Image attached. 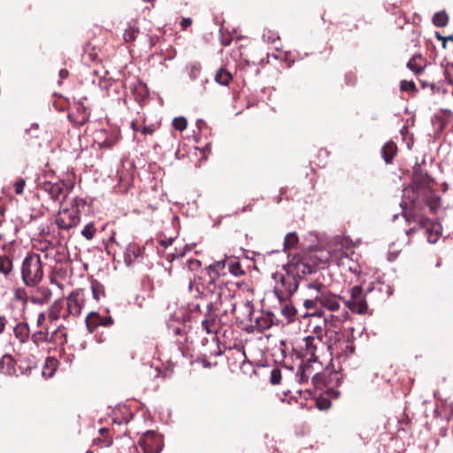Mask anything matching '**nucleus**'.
Wrapping results in <instances>:
<instances>
[{"label":"nucleus","instance_id":"f257e3e1","mask_svg":"<svg viewBox=\"0 0 453 453\" xmlns=\"http://www.w3.org/2000/svg\"><path fill=\"white\" fill-rule=\"evenodd\" d=\"M228 292L231 296V312L235 323L242 329L254 315L252 292L244 279L240 280L228 278Z\"/></svg>","mask_w":453,"mask_h":453},{"label":"nucleus","instance_id":"f03ea898","mask_svg":"<svg viewBox=\"0 0 453 453\" xmlns=\"http://www.w3.org/2000/svg\"><path fill=\"white\" fill-rule=\"evenodd\" d=\"M403 192L405 205L421 210L424 208V199L431 192L430 180L415 173L411 183Z\"/></svg>","mask_w":453,"mask_h":453},{"label":"nucleus","instance_id":"7ed1b4c3","mask_svg":"<svg viewBox=\"0 0 453 453\" xmlns=\"http://www.w3.org/2000/svg\"><path fill=\"white\" fill-rule=\"evenodd\" d=\"M43 276L40 255L33 253L27 256L21 265V279L24 284L29 288H35L42 280Z\"/></svg>","mask_w":453,"mask_h":453},{"label":"nucleus","instance_id":"20e7f679","mask_svg":"<svg viewBox=\"0 0 453 453\" xmlns=\"http://www.w3.org/2000/svg\"><path fill=\"white\" fill-rule=\"evenodd\" d=\"M326 350L330 356L347 358L355 352L354 341L349 335H345L340 329L329 331Z\"/></svg>","mask_w":453,"mask_h":453},{"label":"nucleus","instance_id":"39448f33","mask_svg":"<svg viewBox=\"0 0 453 453\" xmlns=\"http://www.w3.org/2000/svg\"><path fill=\"white\" fill-rule=\"evenodd\" d=\"M73 188V184L72 182L62 180L56 182L44 181L41 185V189L45 192L52 201L59 202L60 205L64 203Z\"/></svg>","mask_w":453,"mask_h":453},{"label":"nucleus","instance_id":"423d86ee","mask_svg":"<svg viewBox=\"0 0 453 453\" xmlns=\"http://www.w3.org/2000/svg\"><path fill=\"white\" fill-rule=\"evenodd\" d=\"M80 222L81 211L70 209L68 206H65L64 203L60 205L55 217V223L59 229L70 230L78 226Z\"/></svg>","mask_w":453,"mask_h":453},{"label":"nucleus","instance_id":"0eeeda50","mask_svg":"<svg viewBox=\"0 0 453 453\" xmlns=\"http://www.w3.org/2000/svg\"><path fill=\"white\" fill-rule=\"evenodd\" d=\"M410 220L419 225V229L426 237L428 242L435 243L441 236V226L426 217L415 214L411 216Z\"/></svg>","mask_w":453,"mask_h":453},{"label":"nucleus","instance_id":"6e6552de","mask_svg":"<svg viewBox=\"0 0 453 453\" xmlns=\"http://www.w3.org/2000/svg\"><path fill=\"white\" fill-rule=\"evenodd\" d=\"M310 259L304 255L294 256L285 266L286 272L291 273L298 280L303 278L307 274L315 273L313 265H311Z\"/></svg>","mask_w":453,"mask_h":453},{"label":"nucleus","instance_id":"1a4fd4ad","mask_svg":"<svg viewBox=\"0 0 453 453\" xmlns=\"http://www.w3.org/2000/svg\"><path fill=\"white\" fill-rule=\"evenodd\" d=\"M273 323V314L271 311H254V315L250 319L243 330L247 332H262L272 326Z\"/></svg>","mask_w":453,"mask_h":453},{"label":"nucleus","instance_id":"9d476101","mask_svg":"<svg viewBox=\"0 0 453 453\" xmlns=\"http://www.w3.org/2000/svg\"><path fill=\"white\" fill-rule=\"evenodd\" d=\"M83 304V290L76 289L72 291L65 300V306H66V309L64 312L63 319H67L70 316L78 317L81 312Z\"/></svg>","mask_w":453,"mask_h":453},{"label":"nucleus","instance_id":"9b49d317","mask_svg":"<svg viewBox=\"0 0 453 453\" xmlns=\"http://www.w3.org/2000/svg\"><path fill=\"white\" fill-rule=\"evenodd\" d=\"M298 286L299 280L291 273L286 272V274L280 275V279L275 286V292L279 296H289L298 289Z\"/></svg>","mask_w":453,"mask_h":453},{"label":"nucleus","instance_id":"f8f14e48","mask_svg":"<svg viewBox=\"0 0 453 453\" xmlns=\"http://www.w3.org/2000/svg\"><path fill=\"white\" fill-rule=\"evenodd\" d=\"M346 306L353 312L365 314L368 311L363 289L359 286H355L350 289V299L345 302Z\"/></svg>","mask_w":453,"mask_h":453},{"label":"nucleus","instance_id":"ddd939ff","mask_svg":"<svg viewBox=\"0 0 453 453\" xmlns=\"http://www.w3.org/2000/svg\"><path fill=\"white\" fill-rule=\"evenodd\" d=\"M303 345L301 346L302 356L309 361L317 362L319 359V352L326 349V344L321 342H316L314 337L306 336L303 339Z\"/></svg>","mask_w":453,"mask_h":453},{"label":"nucleus","instance_id":"4468645a","mask_svg":"<svg viewBox=\"0 0 453 453\" xmlns=\"http://www.w3.org/2000/svg\"><path fill=\"white\" fill-rule=\"evenodd\" d=\"M138 443L143 453H159L163 447L161 437L154 431H147Z\"/></svg>","mask_w":453,"mask_h":453},{"label":"nucleus","instance_id":"2eb2a0df","mask_svg":"<svg viewBox=\"0 0 453 453\" xmlns=\"http://www.w3.org/2000/svg\"><path fill=\"white\" fill-rule=\"evenodd\" d=\"M234 359L231 366H238L239 369L247 376L255 373V370L250 362L246 361V356L241 348H228V360Z\"/></svg>","mask_w":453,"mask_h":453},{"label":"nucleus","instance_id":"dca6fc26","mask_svg":"<svg viewBox=\"0 0 453 453\" xmlns=\"http://www.w3.org/2000/svg\"><path fill=\"white\" fill-rule=\"evenodd\" d=\"M225 261L226 258L222 261H219L213 265H211L208 268V273L210 277L211 283H213L215 286H218L219 288V296L221 297L222 296V288L221 286L225 284L223 277L225 276Z\"/></svg>","mask_w":453,"mask_h":453},{"label":"nucleus","instance_id":"f3484780","mask_svg":"<svg viewBox=\"0 0 453 453\" xmlns=\"http://www.w3.org/2000/svg\"><path fill=\"white\" fill-rule=\"evenodd\" d=\"M308 259H310L311 265H312L313 269L316 271L319 265H327L331 261L334 260L336 257L334 254H331L329 251L326 250H318L308 254H305Z\"/></svg>","mask_w":453,"mask_h":453},{"label":"nucleus","instance_id":"a211bd4d","mask_svg":"<svg viewBox=\"0 0 453 453\" xmlns=\"http://www.w3.org/2000/svg\"><path fill=\"white\" fill-rule=\"evenodd\" d=\"M85 322L88 332L92 334L98 326H110L114 321L111 316L102 317L98 312L92 311L87 316Z\"/></svg>","mask_w":453,"mask_h":453},{"label":"nucleus","instance_id":"6ab92c4d","mask_svg":"<svg viewBox=\"0 0 453 453\" xmlns=\"http://www.w3.org/2000/svg\"><path fill=\"white\" fill-rule=\"evenodd\" d=\"M341 299V296L332 294L329 291L316 296V300L319 302V304L331 311H336L340 309Z\"/></svg>","mask_w":453,"mask_h":453},{"label":"nucleus","instance_id":"aec40b11","mask_svg":"<svg viewBox=\"0 0 453 453\" xmlns=\"http://www.w3.org/2000/svg\"><path fill=\"white\" fill-rule=\"evenodd\" d=\"M83 100H87V97L80 96L78 101L75 102L77 117L74 118V115L71 113L68 115V118L78 126L85 125L88 121L90 116V111L83 104Z\"/></svg>","mask_w":453,"mask_h":453},{"label":"nucleus","instance_id":"412c9836","mask_svg":"<svg viewBox=\"0 0 453 453\" xmlns=\"http://www.w3.org/2000/svg\"><path fill=\"white\" fill-rule=\"evenodd\" d=\"M52 292L48 287H37L30 292L29 299L35 304L48 303L51 298Z\"/></svg>","mask_w":453,"mask_h":453},{"label":"nucleus","instance_id":"4be33fe9","mask_svg":"<svg viewBox=\"0 0 453 453\" xmlns=\"http://www.w3.org/2000/svg\"><path fill=\"white\" fill-rule=\"evenodd\" d=\"M311 376L312 377V380L317 387H319V384H326V380L324 378V375L319 374V372L311 375L309 366H300L298 372H296V377H299V381L302 383L307 381Z\"/></svg>","mask_w":453,"mask_h":453},{"label":"nucleus","instance_id":"5701e85b","mask_svg":"<svg viewBox=\"0 0 453 453\" xmlns=\"http://www.w3.org/2000/svg\"><path fill=\"white\" fill-rule=\"evenodd\" d=\"M336 327L327 326V320H325L324 326H316L311 331V337H314L316 342H321L327 344L329 331H335Z\"/></svg>","mask_w":453,"mask_h":453},{"label":"nucleus","instance_id":"b1692460","mask_svg":"<svg viewBox=\"0 0 453 453\" xmlns=\"http://www.w3.org/2000/svg\"><path fill=\"white\" fill-rule=\"evenodd\" d=\"M0 372L7 376L16 373V361L10 354H5L0 358Z\"/></svg>","mask_w":453,"mask_h":453},{"label":"nucleus","instance_id":"393cba45","mask_svg":"<svg viewBox=\"0 0 453 453\" xmlns=\"http://www.w3.org/2000/svg\"><path fill=\"white\" fill-rule=\"evenodd\" d=\"M65 308V300L58 299L56 300L48 309V319L50 321L53 322L60 318L63 319L64 312L63 310Z\"/></svg>","mask_w":453,"mask_h":453},{"label":"nucleus","instance_id":"a878e982","mask_svg":"<svg viewBox=\"0 0 453 453\" xmlns=\"http://www.w3.org/2000/svg\"><path fill=\"white\" fill-rule=\"evenodd\" d=\"M100 135L104 136V139L98 142L99 147L105 149H111L120 138L119 133L118 132H111L108 134L104 131H101Z\"/></svg>","mask_w":453,"mask_h":453},{"label":"nucleus","instance_id":"bb28decb","mask_svg":"<svg viewBox=\"0 0 453 453\" xmlns=\"http://www.w3.org/2000/svg\"><path fill=\"white\" fill-rule=\"evenodd\" d=\"M50 342L56 345L64 346L67 342V332L64 326H59L50 335Z\"/></svg>","mask_w":453,"mask_h":453},{"label":"nucleus","instance_id":"cd10ccee","mask_svg":"<svg viewBox=\"0 0 453 453\" xmlns=\"http://www.w3.org/2000/svg\"><path fill=\"white\" fill-rule=\"evenodd\" d=\"M14 335L21 343H25L28 341L30 336V329L26 322L18 323L14 329Z\"/></svg>","mask_w":453,"mask_h":453},{"label":"nucleus","instance_id":"c85d7f7f","mask_svg":"<svg viewBox=\"0 0 453 453\" xmlns=\"http://www.w3.org/2000/svg\"><path fill=\"white\" fill-rule=\"evenodd\" d=\"M396 151V144L391 141L388 142L381 148V157L387 164H389L392 162Z\"/></svg>","mask_w":453,"mask_h":453},{"label":"nucleus","instance_id":"c756f323","mask_svg":"<svg viewBox=\"0 0 453 453\" xmlns=\"http://www.w3.org/2000/svg\"><path fill=\"white\" fill-rule=\"evenodd\" d=\"M13 272V262L11 256L0 254V273L9 277Z\"/></svg>","mask_w":453,"mask_h":453},{"label":"nucleus","instance_id":"7c9ffc66","mask_svg":"<svg viewBox=\"0 0 453 453\" xmlns=\"http://www.w3.org/2000/svg\"><path fill=\"white\" fill-rule=\"evenodd\" d=\"M424 206H427L432 212H436L441 206V197L431 188V192L424 199Z\"/></svg>","mask_w":453,"mask_h":453},{"label":"nucleus","instance_id":"2f4dec72","mask_svg":"<svg viewBox=\"0 0 453 453\" xmlns=\"http://www.w3.org/2000/svg\"><path fill=\"white\" fill-rule=\"evenodd\" d=\"M228 271L229 274L234 278L243 277L246 278L245 271L242 268L239 261L236 259H230L228 257Z\"/></svg>","mask_w":453,"mask_h":453},{"label":"nucleus","instance_id":"473e14b6","mask_svg":"<svg viewBox=\"0 0 453 453\" xmlns=\"http://www.w3.org/2000/svg\"><path fill=\"white\" fill-rule=\"evenodd\" d=\"M424 66L425 60L421 58V56H414L407 63V67L417 74L423 71Z\"/></svg>","mask_w":453,"mask_h":453},{"label":"nucleus","instance_id":"72a5a7b5","mask_svg":"<svg viewBox=\"0 0 453 453\" xmlns=\"http://www.w3.org/2000/svg\"><path fill=\"white\" fill-rule=\"evenodd\" d=\"M31 340L36 346H39L41 343L43 342H50V334L48 329L45 328L44 330H39L35 332L31 335Z\"/></svg>","mask_w":453,"mask_h":453},{"label":"nucleus","instance_id":"f704fd0d","mask_svg":"<svg viewBox=\"0 0 453 453\" xmlns=\"http://www.w3.org/2000/svg\"><path fill=\"white\" fill-rule=\"evenodd\" d=\"M433 23L435 27H443L449 23V15L446 12H436L433 17Z\"/></svg>","mask_w":453,"mask_h":453},{"label":"nucleus","instance_id":"c9c22d12","mask_svg":"<svg viewBox=\"0 0 453 453\" xmlns=\"http://www.w3.org/2000/svg\"><path fill=\"white\" fill-rule=\"evenodd\" d=\"M138 34L139 28L135 26L129 25L123 34V38L125 42H131L136 39Z\"/></svg>","mask_w":453,"mask_h":453},{"label":"nucleus","instance_id":"e433bc0d","mask_svg":"<svg viewBox=\"0 0 453 453\" xmlns=\"http://www.w3.org/2000/svg\"><path fill=\"white\" fill-rule=\"evenodd\" d=\"M96 232V228L95 224L93 222H89L83 227L81 234L84 238L89 241L94 238Z\"/></svg>","mask_w":453,"mask_h":453},{"label":"nucleus","instance_id":"4c0bfd02","mask_svg":"<svg viewBox=\"0 0 453 453\" xmlns=\"http://www.w3.org/2000/svg\"><path fill=\"white\" fill-rule=\"evenodd\" d=\"M58 364V360L55 357H47L45 361V368L42 371V374L44 376L49 375L51 376L53 373V370Z\"/></svg>","mask_w":453,"mask_h":453},{"label":"nucleus","instance_id":"58836bf2","mask_svg":"<svg viewBox=\"0 0 453 453\" xmlns=\"http://www.w3.org/2000/svg\"><path fill=\"white\" fill-rule=\"evenodd\" d=\"M298 236L296 233L291 232L288 233L284 239V247L285 249H291L295 247L298 242Z\"/></svg>","mask_w":453,"mask_h":453},{"label":"nucleus","instance_id":"ea45409f","mask_svg":"<svg viewBox=\"0 0 453 453\" xmlns=\"http://www.w3.org/2000/svg\"><path fill=\"white\" fill-rule=\"evenodd\" d=\"M93 296L96 300H99L100 296L104 295V286L99 282L94 280L91 283Z\"/></svg>","mask_w":453,"mask_h":453},{"label":"nucleus","instance_id":"a19ab883","mask_svg":"<svg viewBox=\"0 0 453 453\" xmlns=\"http://www.w3.org/2000/svg\"><path fill=\"white\" fill-rule=\"evenodd\" d=\"M188 122L184 117H177L173 120V127L178 131H183L187 128Z\"/></svg>","mask_w":453,"mask_h":453},{"label":"nucleus","instance_id":"79ce46f5","mask_svg":"<svg viewBox=\"0 0 453 453\" xmlns=\"http://www.w3.org/2000/svg\"><path fill=\"white\" fill-rule=\"evenodd\" d=\"M307 288L309 289H314L318 292V295L323 293V292H326V286L320 282L319 280H316L314 281H311L310 282L308 285H307Z\"/></svg>","mask_w":453,"mask_h":453},{"label":"nucleus","instance_id":"37998d69","mask_svg":"<svg viewBox=\"0 0 453 453\" xmlns=\"http://www.w3.org/2000/svg\"><path fill=\"white\" fill-rule=\"evenodd\" d=\"M215 81L220 85H226V69L225 66L220 67L215 75Z\"/></svg>","mask_w":453,"mask_h":453},{"label":"nucleus","instance_id":"c03bdc74","mask_svg":"<svg viewBox=\"0 0 453 453\" xmlns=\"http://www.w3.org/2000/svg\"><path fill=\"white\" fill-rule=\"evenodd\" d=\"M14 298L17 301H20L23 303H26L27 302L28 296L27 295L25 289L19 288L14 290Z\"/></svg>","mask_w":453,"mask_h":453},{"label":"nucleus","instance_id":"a18cd8bd","mask_svg":"<svg viewBox=\"0 0 453 453\" xmlns=\"http://www.w3.org/2000/svg\"><path fill=\"white\" fill-rule=\"evenodd\" d=\"M281 380V372L280 369H273L271 372L270 381L273 385L280 384Z\"/></svg>","mask_w":453,"mask_h":453},{"label":"nucleus","instance_id":"49530a36","mask_svg":"<svg viewBox=\"0 0 453 453\" xmlns=\"http://www.w3.org/2000/svg\"><path fill=\"white\" fill-rule=\"evenodd\" d=\"M14 191L17 195H21L24 191V188L26 186V180L23 178H19L14 182Z\"/></svg>","mask_w":453,"mask_h":453},{"label":"nucleus","instance_id":"de8ad7c7","mask_svg":"<svg viewBox=\"0 0 453 453\" xmlns=\"http://www.w3.org/2000/svg\"><path fill=\"white\" fill-rule=\"evenodd\" d=\"M281 313L288 319H292L295 315H296V310L291 307V306H288V305H285L284 307H282L281 309Z\"/></svg>","mask_w":453,"mask_h":453},{"label":"nucleus","instance_id":"09e8293b","mask_svg":"<svg viewBox=\"0 0 453 453\" xmlns=\"http://www.w3.org/2000/svg\"><path fill=\"white\" fill-rule=\"evenodd\" d=\"M86 205V201L83 198L75 197L73 199L69 208L70 209H76L77 211H80V207H84Z\"/></svg>","mask_w":453,"mask_h":453},{"label":"nucleus","instance_id":"8fccbe9b","mask_svg":"<svg viewBox=\"0 0 453 453\" xmlns=\"http://www.w3.org/2000/svg\"><path fill=\"white\" fill-rule=\"evenodd\" d=\"M400 89L402 91H412L415 89V84L413 81H402L400 83Z\"/></svg>","mask_w":453,"mask_h":453},{"label":"nucleus","instance_id":"3c124183","mask_svg":"<svg viewBox=\"0 0 453 453\" xmlns=\"http://www.w3.org/2000/svg\"><path fill=\"white\" fill-rule=\"evenodd\" d=\"M46 317H48V316L46 315L45 312H40L38 314L37 320H36L37 326L42 327V326L46 320Z\"/></svg>","mask_w":453,"mask_h":453},{"label":"nucleus","instance_id":"603ef678","mask_svg":"<svg viewBox=\"0 0 453 453\" xmlns=\"http://www.w3.org/2000/svg\"><path fill=\"white\" fill-rule=\"evenodd\" d=\"M192 25V19L190 18H183L180 21V27L183 30H186Z\"/></svg>","mask_w":453,"mask_h":453},{"label":"nucleus","instance_id":"864d4df0","mask_svg":"<svg viewBox=\"0 0 453 453\" xmlns=\"http://www.w3.org/2000/svg\"><path fill=\"white\" fill-rule=\"evenodd\" d=\"M201 266V262L196 259H190L188 261V267L191 270H196Z\"/></svg>","mask_w":453,"mask_h":453},{"label":"nucleus","instance_id":"5fc2aeb1","mask_svg":"<svg viewBox=\"0 0 453 453\" xmlns=\"http://www.w3.org/2000/svg\"><path fill=\"white\" fill-rule=\"evenodd\" d=\"M317 304H319V302L316 300V296L314 299H309L305 300L304 306L308 309L315 307Z\"/></svg>","mask_w":453,"mask_h":453},{"label":"nucleus","instance_id":"6e6d98bb","mask_svg":"<svg viewBox=\"0 0 453 453\" xmlns=\"http://www.w3.org/2000/svg\"><path fill=\"white\" fill-rule=\"evenodd\" d=\"M140 132L143 134H152L154 133V128L150 126H145L140 129Z\"/></svg>","mask_w":453,"mask_h":453},{"label":"nucleus","instance_id":"4d7b16f0","mask_svg":"<svg viewBox=\"0 0 453 453\" xmlns=\"http://www.w3.org/2000/svg\"><path fill=\"white\" fill-rule=\"evenodd\" d=\"M7 320L4 316H0V334L4 331Z\"/></svg>","mask_w":453,"mask_h":453},{"label":"nucleus","instance_id":"13d9d810","mask_svg":"<svg viewBox=\"0 0 453 453\" xmlns=\"http://www.w3.org/2000/svg\"><path fill=\"white\" fill-rule=\"evenodd\" d=\"M210 325H211V323H210V321H209V320H203V321L202 322V326H203V328L207 333H211V328H210Z\"/></svg>","mask_w":453,"mask_h":453},{"label":"nucleus","instance_id":"bf43d9fd","mask_svg":"<svg viewBox=\"0 0 453 453\" xmlns=\"http://www.w3.org/2000/svg\"><path fill=\"white\" fill-rule=\"evenodd\" d=\"M417 231L421 232V230L419 229V225L416 223L414 226L411 227L409 230L406 231V234L409 235Z\"/></svg>","mask_w":453,"mask_h":453},{"label":"nucleus","instance_id":"052dcab7","mask_svg":"<svg viewBox=\"0 0 453 453\" xmlns=\"http://www.w3.org/2000/svg\"><path fill=\"white\" fill-rule=\"evenodd\" d=\"M59 76L61 79H65L68 76V71L65 69H61L59 72Z\"/></svg>","mask_w":453,"mask_h":453},{"label":"nucleus","instance_id":"680f3d73","mask_svg":"<svg viewBox=\"0 0 453 453\" xmlns=\"http://www.w3.org/2000/svg\"><path fill=\"white\" fill-rule=\"evenodd\" d=\"M131 127H132V129H133L134 131H136V132H138V131H139V132H140V129H141V128H140V127H139V125H138V123H137L136 121H132V123H131Z\"/></svg>","mask_w":453,"mask_h":453},{"label":"nucleus","instance_id":"e2e57ef3","mask_svg":"<svg viewBox=\"0 0 453 453\" xmlns=\"http://www.w3.org/2000/svg\"><path fill=\"white\" fill-rule=\"evenodd\" d=\"M430 86L434 93L439 92L441 90L440 86H437L434 83L430 84Z\"/></svg>","mask_w":453,"mask_h":453},{"label":"nucleus","instance_id":"0e129e2a","mask_svg":"<svg viewBox=\"0 0 453 453\" xmlns=\"http://www.w3.org/2000/svg\"><path fill=\"white\" fill-rule=\"evenodd\" d=\"M225 351L224 349H221L219 346L217 347V350H215V356H221Z\"/></svg>","mask_w":453,"mask_h":453},{"label":"nucleus","instance_id":"69168bd1","mask_svg":"<svg viewBox=\"0 0 453 453\" xmlns=\"http://www.w3.org/2000/svg\"><path fill=\"white\" fill-rule=\"evenodd\" d=\"M174 334H175L176 335H182V334H183V331H182V329H181V328H180V327H176V328L174 329Z\"/></svg>","mask_w":453,"mask_h":453},{"label":"nucleus","instance_id":"338daca9","mask_svg":"<svg viewBox=\"0 0 453 453\" xmlns=\"http://www.w3.org/2000/svg\"><path fill=\"white\" fill-rule=\"evenodd\" d=\"M347 316H348V311H343V312L341 315V318H339V319L343 320V319H345L347 318Z\"/></svg>","mask_w":453,"mask_h":453},{"label":"nucleus","instance_id":"774afa93","mask_svg":"<svg viewBox=\"0 0 453 453\" xmlns=\"http://www.w3.org/2000/svg\"><path fill=\"white\" fill-rule=\"evenodd\" d=\"M109 242H116L115 241V234L113 233L112 235L109 238Z\"/></svg>","mask_w":453,"mask_h":453}]
</instances>
